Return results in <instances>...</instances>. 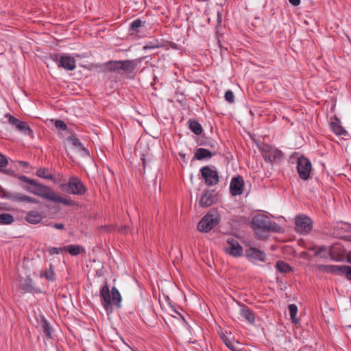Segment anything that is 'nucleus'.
Segmentation results:
<instances>
[{"label": "nucleus", "mask_w": 351, "mask_h": 351, "mask_svg": "<svg viewBox=\"0 0 351 351\" xmlns=\"http://www.w3.org/2000/svg\"><path fill=\"white\" fill-rule=\"evenodd\" d=\"M239 314L250 324H253L255 322L254 313L245 305H241Z\"/></svg>", "instance_id": "obj_18"}, {"label": "nucleus", "mask_w": 351, "mask_h": 351, "mask_svg": "<svg viewBox=\"0 0 351 351\" xmlns=\"http://www.w3.org/2000/svg\"><path fill=\"white\" fill-rule=\"evenodd\" d=\"M330 271H340L342 274H345L348 278H351V266H331Z\"/></svg>", "instance_id": "obj_27"}, {"label": "nucleus", "mask_w": 351, "mask_h": 351, "mask_svg": "<svg viewBox=\"0 0 351 351\" xmlns=\"http://www.w3.org/2000/svg\"><path fill=\"white\" fill-rule=\"evenodd\" d=\"M42 215L38 211H29L27 213L25 220L32 224L39 223L42 221Z\"/></svg>", "instance_id": "obj_23"}, {"label": "nucleus", "mask_w": 351, "mask_h": 351, "mask_svg": "<svg viewBox=\"0 0 351 351\" xmlns=\"http://www.w3.org/2000/svg\"><path fill=\"white\" fill-rule=\"evenodd\" d=\"M336 236H337V237H341V232L337 233V234H336Z\"/></svg>", "instance_id": "obj_49"}, {"label": "nucleus", "mask_w": 351, "mask_h": 351, "mask_svg": "<svg viewBox=\"0 0 351 351\" xmlns=\"http://www.w3.org/2000/svg\"><path fill=\"white\" fill-rule=\"evenodd\" d=\"M9 123L12 125H14L15 128L23 134L27 136H32L33 134L32 130L29 128L27 123L21 121L19 119L15 118L13 116H9Z\"/></svg>", "instance_id": "obj_14"}, {"label": "nucleus", "mask_w": 351, "mask_h": 351, "mask_svg": "<svg viewBox=\"0 0 351 351\" xmlns=\"http://www.w3.org/2000/svg\"><path fill=\"white\" fill-rule=\"evenodd\" d=\"M64 251L67 252L71 256H75L80 254L85 253V249L80 245H69L63 247Z\"/></svg>", "instance_id": "obj_21"}, {"label": "nucleus", "mask_w": 351, "mask_h": 351, "mask_svg": "<svg viewBox=\"0 0 351 351\" xmlns=\"http://www.w3.org/2000/svg\"><path fill=\"white\" fill-rule=\"evenodd\" d=\"M23 188L25 191L29 192L32 194H34V191H35V189H33L30 186H23Z\"/></svg>", "instance_id": "obj_46"}, {"label": "nucleus", "mask_w": 351, "mask_h": 351, "mask_svg": "<svg viewBox=\"0 0 351 351\" xmlns=\"http://www.w3.org/2000/svg\"><path fill=\"white\" fill-rule=\"evenodd\" d=\"M330 254L333 258L339 260L344 257L346 250L340 244L336 243L331 247Z\"/></svg>", "instance_id": "obj_20"}, {"label": "nucleus", "mask_w": 351, "mask_h": 351, "mask_svg": "<svg viewBox=\"0 0 351 351\" xmlns=\"http://www.w3.org/2000/svg\"><path fill=\"white\" fill-rule=\"evenodd\" d=\"M221 339L226 346L231 350L232 351H239L238 349V343L235 342L234 341H232L228 337H227L226 335H222Z\"/></svg>", "instance_id": "obj_28"}, {"label": "nucleus", "mask_w": 351, "mask_h": 351, "mask_svg": "<svg viewBox=\"0 0 351 351\" xmlns=\"http://www.w3.org/2000/svg\"><path fill=\"white\" fill-rule=\"evenodd\" d=\"M36 176L47 180H52L53 175L49 172L47 168H39L36 171Z\"/></svg>", "instance_id": "obj_29"}, {"label": "nucleus", "mask_w": 351, "mask_h": 351, "mask_svg": "<svg viewBox=\"0 0 351 351\" xmlns=\"http://www.w3.org/2000/svg\"><path fill=\"white\" fill-rule=\"evenodd\" d=\"M217 200L216 195L213 194L209 191L204 192L199 199V204L202 207H208L215 203Z\"/></svg>", "instance_id": "obj_17"}, {"label": "nucleus", "mask_w": 351, "mask_h": 351, "mask_svg": "<svg viewBox=\"0 0 351 351\" xmlns=\"http://www.w3.org/2000/svg\"><path fill=\"white\" fill-rule=\"evenodd\" d=\"M55 126L56 128L61 130H66L67 129L66 123L62 120H56L55 122Z\"/></svg>", "instance_id": "obj_37"}, {"label": "nucleus", "mask_w": 351, "mask_h": 351, "mask_svg": "<svg viewBox=\"0 0 351 351\" xmlns=\"http://www.w3.org/2000/svg\"><path fill=\"white\" fill-rule=\"evenodd\" d=\"M101 304L106 311H112V304L121 306V296L116 287H112L111 291L107 285L103 286L100 291Z\"/></svg>", "instance_id": "obj_2"}, {"label": "nucleus", "mask_w": 351, "mask_h": 351, "mask_svg": "<svg viewBox=\"0 0 351 351\" xmlns=\"http://www.w3.org/2000/svg\"><path fill=\"white\" fill-rule=\"evenodd\" d=\"M0 198L18 203L38 204L39 201L23 193L6 190L0 186Z\"/></svg>", "instance_id": "obj_4"}, {"label": "nucleus", "mask_w": 351, "mask_h": 351, "mask_svg": "<svg viewBox=\"0 0 351 351\" xmlns=\"http://www.w3.org/2000/svg\"><path fill=\"white\" fill-rule=\"evenodd\" d=\"M330 128L337 136L346 135L347 134L346 130L342 127L340 120L337 117L331 122Z\"/></svg>", "instance_id": "obj_22"}, {"label": "nucleus", "mask_w": 351, "mask_h": 351, "mask_svg": "<svg viewBox=\"0 0 351 351\" xmlns=\"http://www.w3.org/2000/svg\"><path fill=\"white\" fill-rule=\"evenodd\" d=\"M66 185L67 191L73 195H82L87 190L82 181L76 176L71 177Z\"/></svg>", "instance_id": "obj_11"}, {"label": "nucleus", "mask_w": 351, "mask_h": 351, "mask_svg": "<svg viewBox=\"0 0 351 351\" xmlns=\"http://www.w3.org/2000/svg\"><path fill=\"white\" fill-rule=\"evenodd\" d=\"M252 225L256 237L260 239H265L267 232H279L280 227L265 215H257L252 218Z\"/></svg>", "instance_id": "obj_1"}, {"label": "nucleus", "mask_w": 351, "mask_h": 351, "mask_svg": "<svg viewBox=\"0 0 351 351\" xmlns=\"http://www.w3.org/2000/svg\"><path fill=\"white\" fill-rule=\"evenodd\" d=\"M245 255L249 261L252 263H256L258 261L264 262L266 258V254L263 251L255 247H250L246 250Z\"/></svg>", "instance_id": "obj_15"}, {"label": "nucleus", "mask_w": 351, "mask_h": 351, "mask_svg": "<svg viewBox=\"0 0 351 351\" xmlns=\"http://www.w3.org/2000/svg\"><path fill=\"white\" fill-rule=\"evenodd\" d=\"M261 150L265 161H277L280 160L282 156V153L280 150L267 144L263 145Z\"/></svg>", "instance_id": "obj_10"}, {"label": "nucleus", "mask_w": 351, "mask_h": 351, "mask_svg": "<svg viewBox=\"0 0 351 351\" xmlns=\"http://www.w3.org/2000/svg\"><path fill=\"white\" fill-rule=\"evenodd\" d=\"M312 169L311 161L304 156L299 157L297 160V171L299 177L306 180L309 177Z\"/></svg>", "instance_id": "obj_9"}, {"label": "nucleus", "mask_w": 351, "mask_h": 351, "mask_svg": "<svg viewBox=\"0 0 351 351\" xmlns=\"http://www.w3.org/2000/svg\"><path fill=\"white\" fill-rule=\"evenodd\" d=\"M156 47H158V45H152V43H149L144 47V48L146 49H154Z\"/></svg>", "instance_id": "obj_45"}, {"label": "nucleus", "mask_w": 351, "mask_h": 351, "mask_svg": "<svg viewBox=\"0 0 351 351\" xmlns=\"http://www.w3.org/2000/svg\"><path fill=\"white\" fill-rule=\"evenodd\" d=\"M289 314H290V317H291V321L293 322V323H298V319L297 318V313H298V307L295 304H289Z\"/></svg>", "instance_id": "obj_32"}, {"label": "nucleus", "mask_w": 351, "mask_h": 351, "mask_svg": "<svg viewBox=\"0 0 351 351\" xmlns=\"http://www.w3.org/2000/svg\"><path fill=\"white\" fill-rule=\"evenodd\" d=\"M49 255L59 254L64 251L63 247H50L47 249Z\"/></svg>", "instance_id": "obj_36"}, {"label": "nucleus", "mask_w": 351, "mask_h": 351, "mask_svg": "<svg viewBox=\"0 0 351 351\" xmlns=\"http://www.w3.org/2000/svg\"><path fill=\"white\" fill-rule=\"evenodd\" d=\"M127 227L125 226H122L121 228H119L118 229V231L120 232H122V233H125L127 232Z\"/></svg>", "instance_id": "obj_47"}, {"label": "nucleus", "mask_w": 351, "mask_h": 351, "mask_svg": "<svg viewBox=\"0 0 351 351\" xmlns=\"http://www.w3.org/2000/svg\"><path fill=\"white\" fill-rule=\"evenodd\" d=\"M276 267L281 273H289L292 271L291 267L283 261H278L276 263Z\"/></svg>", "instance_id": "obj_31"}, {"label": "nucleus", "mask_w": 351, "mask_h": 351, "mask_svg": "<svg viewBox=\"0 0 351 351\" xmlns=\"http://www.w3.org/2000/svg\"><path fill=\"white\" fill-rule=\"evenodd\" d=\"M51 59L57 64L58 67H62L68 71H73L75 69V60L73 57L64 53H53Z\"/></svg>", "instance_id": "obj_7"}, {"label": "nucleus", "mask_w": 351, "mask_h": 351, "mask_svg": "<svg viewBox=\"0 0 351 351\" xmlns=\"http://www.w3.org/2000/svg\"><path fill=\"white\" fill-rule=\"evenodd\" d=\"M69 141L73 147L77 148L80 151L82 152L83 156H89L88 150L83 146L82 143L77 138L72 136L69 138Z\"/></svg>", "instance_id": "obj_24"}, {"label": "nucleus", "mask_w": 351, "mask_h": 351, "mask_svg": "<svg viewBox=\"0 0 351 351\" xmlns=\"http://www.w3.org/2000/svg\"><path fill=\"white\" fill-rule=\"evenodd\" d=\"M224 97L226 101H227L230 104H232L234 102V95L231 90H228L226 91Z\"/></svg>", "instance_id": "obj_33"}, {"label": "nucleus", "mask_w": 351, "mask_h": 351, "mask_svg": "<svg viewBox=\"0 0 351 351\" xmlns=\"http://www.w3.org/2000/svg\"><path fill=\"white\" fill-rule=\"evenodd\" d=\"M136 64L133 60L110 61L106 64V69L110 72L132 73L134 71Z\"/></svg>", "instance_id": "obj_5"}, {"label": "nucleus", "mask_w": 351, "mask_h": 351, "mask_svg": "<svg viewBox=\"0 0 351 351\" xmlns=\"http://www.w3.org/2000/svg\"><path fill=\"white\" fill-rule=\"evenodd\" d=\"M19 164L20 167L23 169L28 168L29 166V165L27 162L22 161V160L19 161Z\"/></svg>", "instance_id": "obj_42"}, {"label": "nucleus", "mask_w": 351, "mask_h": 351, "mask_svg": "<svg viewBox=\"0 0 351 351\" xmlns=\"http://www.w3.org/2000/svg\"><path fill=\"white\" fill-rule=\"evenodd\" d=\"M142 23H143L141 19H139L134 20L130 23V29H131V30H132V31H137V29L140 27H141Z\"/></svg>", "instance_id": "obj_34"}, {"label": "nucleus", "mask_w": 351, "mask_h": 351, "mask_svg": "<svg viewBox=\"0 0 351 351\" xmlns=\"http://www.w3.org/2000/svg\"><path fill=\"white\" fill-rule=\"evenodd\" d=\"M44 331L47 335H50L51 332L49 330V325L47 323L45 324V326H44Z\"/></svg>", "instance_id": "obj_43"}, {"label": "nucleus", "mask_w": 351, "mask_h": 351, "mask_svg": "<svg viewBox=\"0 0 351 351\" xmlns=\"http://www.w3.org/2000/svg\"><path fill=\"white\" fill-rule=\"evenodd\" d=\"M214 155L210 150L205 148H198L194 154V158L197 160L208 158Z\"/></svg>", "instance_id": "obj_25"}, {"label": "nucleus", "mask_w": 351, "mask_h": 351, "mask_svg": "<svg viewBox=\"0 0 351 351\" xmlns=\"http://www.w3.org/2000/svg\"><path fill=\"white\" fill-rule=\"evenodd\" d=\"M8 161L5 156L0 154V170L7 166Z\"/></svg>", "instance_id": "obj_39"}, {"label": "nucleus", "mask_w": 351, "mask_h": 351, "mask_svg": "<svg viewBox=\"0 0 351 351\" xmlns=\"http://www.w3.org/2000/svg\"><path fill=\"white\" fill-rule=\"evenodd\" d=\"M223 250L232 257H239L243 255V247L239 244L238 240L230 236L227 238L223 245Z\"/></svg>", "instance_id": "obj_8"}, {"label": "nucleus", "mask_w": 351, "mask_h": 351, "mask_svg": "<svg viewBox=\"0 0 351 351\" xmlns=\"http://www.w3.org/2000/svg\"><path fill=\"white\" fill-rule=\"evenodd\" d=\"M221 217L217 212H209L199 221L197 230L202 232H208L220 222Z\"/></svg>", "instance_id": "obj_6"}, {"label": "nucleus", "mask_w": 351, "mask_h": 351, "mask_svg": "<svg viewBox=\"0 0 351 351\" xmlns=\"http://www.w3.org/2000/svg\"><path fill=\"white\" fill-rule=\"evenodd\" d=\"M21 289L24 291V293H31L34 294L38 292L33 280L29 278H27L24 280V282L21 283Z\"/></svg>", "instance_id": "obj_19"}, {"label": "nucleus", "mask_w": 351, "mask_h": 351, "mask_svg": "<svg viewBox=\"0 0 351 351\" xmlns=\"http://www.w3.org/2000/svg\"><path fill=\"white\" fill-rule=\"evenodd\" d=\"M244 180L242 177L238 176L232 179L230 189L234 196L239 195L243 193Z\"/></svg>", "instance_id": "obj_16"}, {"label": "nucleus", "mask_w": 351, "mask_h": 351, "mask_svg": "<svg viewBox=\"0 0 351 351\" xmlns=\"http://www.w3.org/2000/svg\"><path fill=\"white\" fill-rule=\"evenodd\" d=\"M189 129L196 135H200L203 129L201 124L196 120H189Z\"/></svg>", "instance_id": "obj_26"}, {"label": "nucleus", "mask_w": 351, "mask_h": 351, "mask_svg": "<svg viewBox=\"0 0 351 351\" xmlns=\"http://www.w3.org/2000/svg\"><path fill=\"white\" fill-rule=\"evenodd\" d=\"M14 221V217L10 213L0 214V224L10 225Z\"/></svg>", "instance_id": "obj_30"}, {"label": "nucleus", "mask_w": 351, "mask_h": 351, "mask_svg": "<svg viewBox=\"0 0 351 351\" xmlns=\"http://www.w3.org/2000/svg\"><path fill=\"white\" fill-rule=\"evenodd\" d=\"M53 270H50L49 272H46L45 274V278L49 280H53Z\"/></svg>", "instance_id": "obj_41"}, {"label": "nucleus", "mask_w": 351, "mask_h": 351, "mask_svg": "<svg viewBox=\"0 0 351 351\" xmlns=\"http://www.w3.org/2000/svg\"><path fill=\"white\" fill-rule=\"evenodd\" d=\"M337 228L338 230H339V229L343 230L345 232H349L350 229V226L348 223L341 222V223H337Z\"/></svg>", "instance_id": "obj_38"}, {"label": "nucleus", "mask_w": 351, "mask_h": 351, "mask_svg": "<svg viewBox=\"0 0 351 351\" xmlns=\"http://www.w3.org/2000/svg\"><path fill=\"white\" fill-rule=\"evenodd\" d=\"M220 19H221V14L218 12H217V20H218V21H219Z\"/></svg>", "instance_id": "obj_48"}, {"label": "nucleus", "mask_w": 351, "mask_h": 351, "mask_svg": "<svg viewBox=\"0 0 351 351\" xmlns=\"http://www.w3.org/2000/svg\"><path fill=\"white\" fill-rule=\"evenodd\" d=\"M34 186L37 187L35 191H34V195L54 202L62 203L66 206H73L74 204V202L70 198H66L59 195L43 184L37 182V184H34Z\"/></svg>", "instance_id": "obj_3"}, {"label": "nucleus", "mask_w": 351, "mask_h": 351, "mask_svg": "<svg viewBox=\"0 0 351 351\" xmlns=\"http://www.w3.org/2000/svg\"><path fill=\"white\" fill-rule=\"evenodd\" d=\"M202 176L208 186L216 185L219 182V174L215 169L205 166L201 169Z\"/></svg>", "instance_id": "obj_13"}, {"label": "nucleus", "mask_w": 351, "mask_h": 351, "mask_svg": "<svg viewBox=\"0 0 351 351\" xmlns=\"http://www.w3.org/2000/svg\"><path fill=\"white\" fill-rule=\"evenodd\" d=\"M295 222V230L300 234H307L312 230V220L306 215L297 216Z\"/></svg>", "instance_id": "obj_12"}, {"label": "nucleus", "mask_w": 351, "mask_h": 351, "mask_svg": "<svg viewBox=\"0 0 351 351\" xmlns=\"http://www.w3.org/2000/svg\"><path fill=\"white\" fill-rule=\"evenodd\" d=\"M21 181L26 182L30 185L37 184V182L33 179H31L25 176H21L18 178Z\"/></svg>", "instance_id": "obj_35"}, {"label": "nucleus", "mask_w": 351, "mask_h": 351, "mask_svg": "<svg viewBox=\"0 0 351 351\" xmlns=\"http://www.w3.org/2000/svg\"><path fill=\"white\" fill-rule=\"evenodd\" d=\"M51 226L52 227H53L54 228H56V229H58V230H62L64 228V225L63 223H53V224H51Z\"/></svg>", "instance_id": "obj_40"}, {"label": "nucleus", "mask_w": 351, "mask_h": 351, "mask_svg": "<svg viewBox=\"0 0 351 351\" xmlns=\"http://www.w3.org/2000/svg\"><path fill=\"white\" fill-rule=\"evenodd\" d=\"M289 1L293 6H298L300 3V0H289Z\"/></svg>", "instance_id": "obj_44"}]
</instances>
